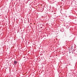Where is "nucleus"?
<instances>
[{
  "mask_svg": "<svg viewBox=\"0 0 77 77\" xmlns=\"http://www.w3.org/2000/svg\"><path fill=\"white\" fill-rule=\"evenodd\" d=\"M14 64H17V61H14Z\"/></svg>",
  "mask_w": 77,
  "mask_h": 77,
  "instance_id": "f257e3e1",
  "label": "nucleus"
}]
</instances>
